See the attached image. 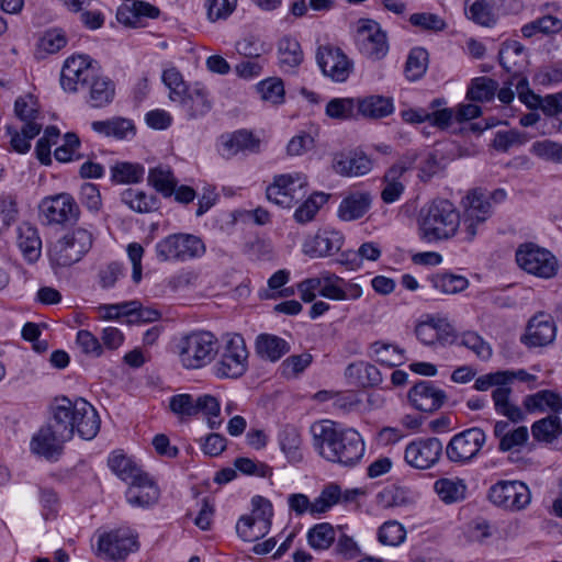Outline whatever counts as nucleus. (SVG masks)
I'll list each match as a JSON object with an SVG mask.
<instances>
[{
  "label": "nucleus",
  "instance_id": "1",
  "mask_svg": "<svg viewBox=\"0 0 562 562\" xmlns=\"http://www.w3.org/2000/svg\"><path fill=\"white\" fill-rule=\"evenodd\" d=\"M100 424L97 409L85 398L57 397L48 423L32 438L31 450L48 460L57 459L75 432L81 439L91 440L98 435Z\"/></svg>",
  "mask_w": 562,
  "mask_h": 562
},
{
  "label": "nucleus",
  "instance_id": "2",
  "mask_svg": "<svg viewBox=\"0 0 562 562\" xmlns=\"http://www.w3.org/2000/svg\"><path fill=\"white\" fill-rule=\"evenodd\" d=\"M313 446L321 457L344 467H355L362 459L364 442L352 428H339L331 420H321L311 427Z\"/></svg>",
  "mask_w": 562,
  "mask_h": 562
},
{
  "label": "nucleus",
  "instance_id": "3",
  "mask_svg": "<svg viewBox=\"0 0 562 562\" xmlns=\"http://www.w3.org/2000/svg\"><path fill=\"white\" fill-rule=\"evenodd\" d=\"M460 224L461 216L456 206L447 199H435L418 213V236L426 243L448 240L456 236Z\"/></svg>",
  "mask_w": 562,
  "mask_h": 562
},
{
  "label": "nucleus",
  "instance_id": "4",
  "mask_svg": "<svg viewBox=\"0 0 562 562\" xmlns=\"http://www.w3.org/2000/svg\"><path fill=\"white\" fill-rule=\"evenodd\" d=\"M177 351L186 369H202L210 364L220 351L217 337L209 330H193L177 341Z\"/></svg>",
  "mask_w": 562,
  "mask_h": 562
},
{
  "label": "nucleus",
  "instance_id": "5",
  "mask_svg": "<svg viewBox=\"0 0 562 562\" xmlns=\"http://www.w3.org/2000/svg\"><path fill=\"white\" fill-rule=\"evenodd\" d=\"M206 251L203 240L192 234H171L155 246L157 259L161 262L187 261L202 257Z\"/></svg>",
  "mask_w": 562,
  "mask_h": 562
},
{
  "label": "nucleus",
  "instance_id": "6",
  "mask_svg": "<svg viewBox=\"0 0 562 562\" xmlns=\"http://www.w3.org/2000/svg\"><path fill=\"white\" fill-rule=\"evenodd\" d=\"M492 213V203L488 202V196L481 189L471 190L463 200V215L460 224L462 240L471 243Z\"/></svg>",
  "mask_w": 562,
  "mask_h": 562
},
{
  "label": "nucleus",
  "instance_id": "7",
  "mask_svg": "<svg viewBox=\"0 0 562 562\" xmlns=\"http://www.w3.org/2000/svg\"><path fill=\"white\" fill-rule=\"evenodd\" d=\"M92 234L81 227L58 239L49 250L50 262L57 267H70L80 261L92 247Z\"/></svg>",
  "mask_w": 562,
  "mask_h": 562
},
{
  "label": "nucleus",
  "instance_id": "8",
  "mask_svg": "<svg viewBox=\"0 0 562 562\" xmlns=\"http://www.w3.org/2000/svg\"><path fill=\"white\" fill-rule=\"evenodd\" d=\"M501 371L483 374L475 380L473 389L484 392L495 386L492 392L495 412L513 423H521L525 420V413L521 407L510 402L512 389L510 386H504Z\"/></svg>",
  "mask_w": 562,
  "mask_h": 562
},
{
  "label": "nucleus",
  "instance_id": "9",
  "mask_svg": "<svg viewBox=\"0 0 562 562\" xmlns=\"http://www.w3.org/2000/svg\"><path fill=\"white\" fill-rule=\"evenodd\" d=\"M248 369V350L243 336H231L221 352L220 359L213 367L218 379H237Z\"/></svg>",
  "mask_w": 562,
  "mask_h": 562
},
{
  "label": "nucleus",
  "instance_id": "10",
  "mask_svg": "<svg viewBox=\"0 0 562 562\" xmlns=\"http://www.w3.org/2000/svg\"><path fill=\"white\" fill-rule=\"evenodd\" d=\"M486 442V434L480 427H471L451 437L445 448L447 459L459 465L471 463Z\"/></svg>",
  "mask_w": 562,
  "mask_h": 562
},
{
  "label": "nucleus",
  "instance_id": "11",
  "mask_svg": "<svg viewBox=\"0 0 562 562\" xmlns=\"http://www.w3.org/2000/svg\"><path fill=\"white\" fill-rule=\"evenodd\" d=\"M516 261L526 272L550 279L558 272V260L547 249L532 243L520 245L516 250Z\"/></svg>",
  "mask_w": 562,
  "mask_h": 562
},
{
  "label": "nucleus",
  "instance_id": "12",
  "mask_svg": "<svg viewBox=\"0 0 562 562\" xmlns=\"http://www.w3.org/2000/svg\"><path fill=\"white\" fill-rule=\"evenodd\" d=\"M307 180L302 173L276 176L266 190L267 199L282 207H291L307 194Z\"/></svg>",
  "mask_w": 562,
  "mask_h": 562
},
{
  "label": "nucleus",
  "instance_id": "13",
  "mask_svg": "<svg viewBox=\"0 0 562 562\" xmlns=\"http://www.w3.org/2000/svg\"><path fill=\"white\" fill-rule=\"evenodd\" d=\"M488 499L503 509L519 512L530 504L531 493L521 481L502 480L490 487Z\"/></svg>",
  "mask_w": 562,
  "mask_h": 562
},
{
  "label": "nucleus",
  "instance_id": "14",
  "mask_svg": "<svg viewBox=\"0 0 562 562\" xmlns=\"http://www.w3.org/2000/svg\"><path fill=\"white\" fill-rule=\"evenodd\" d=\"M138 535L128 527H121L99 537L98 554L109 560H124L138 549Z\"/></svg>",
  "mask_w": 562,
  "mask_h": 562
},
{
  "label": "nucleus",
  "instance_id": "15",
  "mask_svg": "<svg viewBox=\"0 0 562 562\" xmlns=\"http://www.w3.org/2000/svg\"><path fill=\"white\" fill-rule=\"evenodd\" d=\"M99 67L89 56H71L66 59L61 74L60 83L65 91L75 92L86 88L89 80H92Z\"/></svg>",
  "mask_w": 562,
  "mask_h": 562
},
{
  "label": "nucleus",
  "instance_id": "16",
  "mask_svg": "<svg viewBox=\"0 0 562 562\" xmlns=\"http://www.w3.org/2000/svg\"><path fill=\"white\" fill-rule=\"evenodd\" d=\"M79 213L78 204L68 193L47 196L40 204V214L48 225L74 223L78 220Z\"/></svg>",
  "mask_w": 562,
  "mask_h": 562
},
{
  "label": "nucleus",
  "instance_id": "17",
  "mask_svg": "<svg viewBox=\"0 0 562 562\" xmlns=\"http://www.w3.org/2000/svg\"><path fill=\"white\" fill-rule=\"evenodd\" d=\"M356 42L361 54L372 60L382 59L389 52L385 32L372 20L359 21Z\"/></svg>",
  "mask_w": 562,
  "mask_h": 562
},
{
  "label": "nucleus",
  "instance_id": "18",
  "mask_svg": "<svg viewBox=\"0 0 562 562\" xmlns=\"http://www.w3.org/2000/svg\"><path fill=\"white\" fill-rule=\"evenodd\" d=\"M442 451L443 445L439 438H418L406 446L404 459L414 469L427 470L438 463Z\"/></svg>",
  "mask_w": 562,
  "mask_h": 562
},
{
  "label": "nucleus",
  "instance_id": "19",
  "mask_svg": "<svg viewBox=\"0 0 562 562\" xmlns=\"http://www.w3.org/2000/svg\"><path fill=\"white\" fill-rule=\"evenodd\" d=\"M316 59L323 74L336 82H344L352 70V63L338 47L319 46Z\"/></svg>",
  "mask_w": 562,
  "mask_h": 562
},
{
  "label": "nucleus",
  "instance_id": "20",
  "mask_svg": "<svg viewBox=\"0 0 562 562\" xmlns=\"http://www.w3.org/2000/svg\"><path fill=\"white\" fill-rule=\"evenodd\" d=\"M331 167L339 176L360 177L372 170L373 162L366 153L356 149L336 153Z\"/></svg>",
  "mask_w": 562,
  "mask_h": 562
},
{
  "label": "nucleus",
  "instance_id": "21",
  "mask_svg": "<svg viewBox=\"0 0 562 562\" xmlns=\"http://www.w3.org/2000/svg\"><path fill=\"white\" fill-rule=\"evenodd\" d=\"M412 405L422 412L438 411L447 400L446 392L430 381H419L408 392Z\"/></svg>",
  "mask_w": 562,
  "mask_h": 562
},
{
  "label": "nucleus",
  "instance_id": "22",
  "mask_svg": "<svg viewBox=\"0 0 562 562\" xmlns=\"http://www.w3.org/2000/svg\"><path fill=\"white\" fill-rule=\"evenodd\" d=\"M342 244L344 235L340 232L325 228L305 240L303 251L312 258H322L338 252Z\"/></svg>",
  "mask_w": 562,
  "mask_h": 562
},
{
  "label": "nucleus",
  "instance_id": "23",
  "mask_svg": "<svg viewBox=\"0 0 562 562\" xmlns=\"http://www.w3.org/2000/svg\"><path fill=\"white\" fill-rule=\"evenodd\" d=\"M514 424L507 420H497L494 425L493 434L498 439V450L501 452H520L529 440V430L526 426L513 427Z\"/></svg>",
  "mask_w": 562,
  "mask_h": 562
},
{
  "label": "nucleus",
  "instance_id": "24",
  "mask_svg": "<svg viewBox=\"0 0 562 562\" xmlns=\"http://www.w3.org/2000/svg\"><path fill=\"white\" fill-rule=\"evenodd\" d=\"M125 496L130 505L145 508L158 502L159 488L154 481L144 473L130 483Z\"/></svg>",
  "mask_w": 562,
  "mask_h": 562
},
{
  "label": "nucleus",
  "instance_id": "25",
  "mask_svg": "<svg viewBox=\"0 0 562 562\" xmlns=\"http://www.w3.org/2000/svg\"><path fill=\"white\" fill-rule=\"evenodd\" d=\"M173 102L179 104L190 120L204 116L212 108L207 91L198 83L193 87H189L186 92H182L180 98Z\"/></svg>",
  "mask_w": 562,
  "mask_h": 562
},
{
  "label": "nucleus",
  "instance_id": "26",
  "mask_svg": "<svg viewBox=\"0 0 562 562\" xmlns=\"http://www.w3.org/2000/svg\"><path fill=\"white\" fill-rule=\"evenodd\" d=\"M555 338V325L549 315L539 314L532 317L521 341L529 347H542Z\"/></svg>",
  "mask_w": 562,
  "mask_h": 562
},
{
  "label": "nucleus",
  "instance_id": "27",
  "mask_svg": "<svg viewBox=\"0 0 562 562\" xmlns=\"http://www.w3.org/2000/svg\"><path fill=\"white\" fill-rule=\"evenodd\" d=\"M372 196L366 191H350L341 200L337 216L345 222L357 221L370 210Z\"/></svg>",
  "mask_w": 562,
  "mask_h": 562
},
{
  "label": "nucleus",
  "instance_id": "28",
  "mask_svg": "<svg viewBox=\"0 0 562 562\" xmlns=\"http://www.w3.org/2000/svg\"><path fill=\"white\" fill-rule=\"evenodd\" d=\"M259 138L251 132L240 130L233 134L222 136L220 153L224 158L229 159L241 151L256 153L259 150Z\"/></svg>",
  "mask_w": 562,
  "mask_h": 562
},
{
  "label": "nucleus",
  "instance_id": "29",
  "mask_svg": "<svg viewBox=\"0 0 562 562\" xmlns=\"http://www.w3.org/2000/svg\"><path fill=\"white\" fill-rule=\"evenodd\" d=\"M14 114L24 123V132L36 137L42 131V124L37 122L40 119V110L36 100L31 94L16 98L14 102Z\"/></svg>",
  "mask_w": 562,
  "mask_h": 562
},
{
  "label": "nucleus",
  "instance_id": "30",
  "mask_svg": "<svg viewBox=\"0 0 562 562\" xmlns=\"http://www.w3.org/2000/svg\"><path fill=\"white\" fill-rule=\"evenodd\" d=\"M345 378L349 385L357 387L375 386L382 382L380 370L375 366L363 361L348 364L345 370Z\"/></svg>",
  "mask_w": 562,
  "mask_h": 562
},
{
  "label": "nucleus",
  "instance_id": "31",
  "mask_svg": "<svg viewBox=\"0 0 562 562\" xmlns=\"http://www.w3.org/2000/svg\"><path fill=\"white\" fill-rule=\"evenodd\" d=\"M86 88L89 89L88 103L95 109L110 104L115 95L114 82L106 76H103L100 69L93 79L89 80Z\"/></svg>",
  "mask_w": 562,
  "mask_h": 562
},
{
  "label": "nucleus",
  "instance_id": "32",
  "mask_svg": "<svg viewBox=\"0 0 562 562\" xmlns=\"http://www.w3.org/2000/svg\"><path fill=\"white\" fill-rule=\"evenodd\" d=\"M18 246L27 261L35 262L42 250L37 228L30 223H22L18 227Z\"/></svg>",
  "mask_w": 562,
  "mask_h": 562
},
{
  "label": "nucleus",
  "instance_id": "33",
  "mask_svg": "<svg viewBox=\"0 0 562 562\" xmlns=\"http://www.w3.org/2000/svg\"><path fill=\"white\" fill-rule=\"evenodd\" d=\"M92 130L106 137L125 139L135 135V126L131 120L124 117H112L104 121H94L91 123Z\"/></svg>",
  "mask_w": 562,
  "mask_h": 562
},
{
  "label": "nucleus",
  "instance_id": "34",
  "mask_svg": "<svg viewBox=\"0 0 562 562\" xmlns=\"http://www.w3.org/2000/svg\"><path fill=\"white\" fill-rule=\"evenodd\" d=\"M256 351L261 358L274 362L290 351V345L278 336L261 334L256 340Z\"/></svg>",
  "mask_w": 562,
  "mask_h": 562
},
{
  "label": "nucleus",
  "instance_id": "35",
  "mask_svg": "<svg viewBox=\"0 0 562 562\" xmlns=\"http://www.w3.org/2000/svg\"><path fill=\"white\" fill-rule=\"evenodd\" d=\"M435 492L445 504L462 502L467 495V484L459 477H441L434 484Z\"/></svg>",
  "mask_w": 562,
  "mask_h": 562
},
{
  "label": "nucleus",
  "instance_id": "36",
  "mask_svg": "<svg viewBox=\"0 0 562 562\" xmlns=\"http://www.w3.org/2000/svg\"><path fill=\"white\" fill-rule=\"evenodd\" d=\"M148 183L165 198H170L175 193V189L178 186V180L173 175V171L168 166L159 165L149 169Z\"/></svg>",
  "mask_w": 562,
  "mask_h": 562
},
{
  "label": "nucleus",
  "instance_id": "37",
  "mask_svg": "<svg viewBox=\"0 0 562 562\" xmlns=\"http://www.w3.org/2000/svg\"><path fill=\"white\" fill-rule=\"evenodd\" d=\"M121 201L132 211L137 213H150L158 209V199L143 190L128 188L121 193Z\"/></svg>",
  "mask_w": 562,
  "mask_h": 562
},
{
  "label": "nucleus",
  "instance_id": "38",
  "mask_svg": "<svg viewBox=\"0 0 562 562\" xmlns=\"http://www.w3.org/2000/svg\"><path fill=\"white\" fill-rule=\"evenodd\" d=\"M535 440L552 443L562 435V420L558 415H549L531 425Z\"/></svg>",
  "mask_w": 562,
  "mask_h": 562
},
{
  "label": "nucleus",
  "instance_id": "39",
  "mask_svg": "<svg viewBox=\"0 0 562 562\" xmlns=\"http://www.w3.org/2000/svg\"><path fill=\"white\" fill-rule=\"evenodd\" d=\"M357 105L363 116L371 119L385 117L394 110L392 99L383 95H369L358 99Z\"/></svg>",
  "mask_w": 562,
  "mask_h": 562
},
{
  "label": "nucleus",
  "instance_id": "40",
  "mask_svg": "<svg viewBox=\"0 0 562 562\" xmlns=\"http://www.w3.org/2000/svg\"><path fill=\"white\" fill-rule=\"evenodd\" d=\"M412 503V493L406 487L390 485L376 494V504L384 509L403 507Z\"/></svg>",
  "mask_w": 562,
  "mask_h": 562
},
{
  "label": "nucleus",
  "instance_id": "41",
  "mask_svg": "<svg viewBox=\"0 0 562 562\" xmlns=\"http://www.w3.org/2000/svg\"><path fill=\"white\" fill-rule=\"evenodd\" d=\"M279 64L282 68H295L303 60V52L300 43L292 37L284 36L278 44Z\"/></svg>",
  "mask_w": 562,
  "mask_h": 562
},
{
  "label": "nucleus",
  "instance_id": "42",
  "mask_svg": "<svg viewBox=\"0 0 562 562\" xmlns=\"http://www.w3.org/2000/svg\"><path fill=\"white\" fill-rule=\"evenodd\" d=\"M302 443L299 430L293 426H285L279 434V445L286 459L292 463L302 460L300 450Z\"/></svg>",
  "mask_w": 562,
  "mask_h": 562
},
{
  "label": "nucleus",
  "instance_id": "43",
  "mask_svg": "<svg viewBox=\"0 0 562 562\" xmlns=\"http://www.w3.org/2000/svg\"><path fill=\"white\" fill-rule=\"evenodd\" d=\"M271 522L255 520L248 516H241L236 524L238 537L247 542H255L263 538L270 530Z\"/></svg>",
  "mask_w": 562,
  "mask_h": 562
},
{
  "label": "nucleus",
  "instance_id": "44",
  "mask_svg": "<svg viewBox=\"0 0 562 562\" xmlns=\"http://www.w3.org/2000/svg\"><path fill=\"white\" fill-rule=\"evenodd\" d=\"M67 44V37L60 29L46 30L38 38L36 54L43 58L47 54H56Z\"/></svg>",
  "mask_w": 562,
  "mask_h": 562
},
{
  "label": "nucleus",
  "instance_id": "45",
  "mask_svg": "<svg viewBox=\"0 0 562 562\" xmlns=\"http://www.w3.org/2000/svg\"><path fill=\"white\" fill-rule=\"evenodd\" d=\"M145 168L139 164L121 161L111 166V180L115 183H139Z\"/></svg>",
  "mask_w": 562,
  "mask_h": 562
},
{
  "label": "nucleus",
  "instance_id": "46",
  "mask_svg": "<svg viewBox=\"0 0 562 562\" xmlns=\"http://www.w3.org/2000/svg\"><path fill=\"white\" fill-rule=\"evenodd\" d=\"M562 31V21L553 15H543L521 27V34L525 38H531L536 34L552 35Z\"/></svg>",
  "mask_w": 562,
  "mask_h": 562
},
{
  "label": "nucleus",
  "instance_id": "47",
  "mask_svg": "<svg viewBox=\"0 0 562 562\" xmlns=\"http://www.w3.org/2000/svg\"><path fill=\"white\" fill-rule=\"evenodd\" d=\"M375 361L389 368L397 367L404 362V350L393 344L375 341L371 345Z\"/></svg>",
  "mask_w": 562,
  "mask_h": 562
},
{
  "label": "nucleus",
  "instance_id": "48",
  "mask_svg": "<svg viewBox=\"0 0 562 562\" xmlns=\"http://www.w3.org/2000/svg\"><path fill=\"white\" fill-rule=\"evenodd\" d=\"M109 467L110 469L123 481L131 483L136 480L138 476L144 474L143 470L137 467V464L132 461L130 458L120 454L113 453L109 458Z\"/></svg>",
  "mask_w": 562,
  "mask_h": 562
},
{
  "label": "nucleus",
  "instance_id": "49",
  "mask_svg": "<svg viewBox=\"0 0 562 562\" xmlns=\"http://www.w3.org/2000/svg\"><path fill=\"white\" fill-rule=\"evenodd\" d=\"M498 89V82L488 77L472 79L467 92V98L475 102H485L494 98Z\"/></svg>",
  "mask_w": 562,
  "mask_h": 562
},
{
  "label": "nucleus",
  "instance_id": "50",
  "mask_svg": "<svg viewBox=\"0 0 562 562\" xmlns=\"http://www.w3.org/2000/svg\"><path fill=\"white\" fill-rule=\"evenodd\" d=\"M329 194L314 192L294 212V220L300 224H306L314 220L319 209L327 202Z\"/></svg>",
  "mask_w": 562,
  "mask_h": 562
},
{
  "label": "nucleus",
  "instance_id": "51",
  "mask_svg": "<svg viewBox=\"0 0 562 562\" xmlns=\"http://www.w3.org/2000/svg\"><path fill=\"white\" fill-rule=\"evenodd\" d=\"M336 540V531L328 522H321L307 532V542L314 550H326Z\"/></svg>",
  "mask_w": 562,
  "mask_h": 562
},
{
  "label": "nucleus",
  "instance_id": "52",
  "mask_svg": "<svg viewBox=\"0 0 562 562\" xmlns=\"http://www.w3.org/2000/svg\"><path fill=\"white\" fill-rule=\"evenodd\" d=\"M257 91L261 99L272 105H279L284 102V85L278 77L267 78L257 85Z\"/></svg>",
  "mask_w": 562,
  "mask_h": 562
},
{
  "label": "nucleus",
  "instance_id": "53",
  "mask_svg": "<svg viewBox=\"0 0 562 562\" xmlns=\"http://www.w3.org/2000/svg\"><path fill=\"white\" fill-rule=\"evenodd\" d=\"M431 283L435 289L445 294H457L469 286L465 277L452 273H437L431 278Z\"/></svg>",
  "mask_w": 562,
  "mask_h": 562
},
{
  "label": "nucleus",
  "instance_id": "54",
  "mask_svg": "<svg viewBox=\"0 0 562 562\" xmlns=\"http://www.w3.org/2000/svg\"><path fill=\"white\" fill-rule=\"evenodd\" d=\"M406 530L396 520L385 521L378 529V540L383 546L397 547L404 542Z\"/></svg>",
  "mask_w": 562,
  "mask_h": 562
},
{
  "label": "nucleus",
  "instance_id": "55",
  "mask_svg": "<svg viewBox=\"0 0 562 562\" xmlns=\"http://www.w3.org/2000/svg\"><path fill=\"white\" fill-rule=\"evenodd\" d=\"M445 327H449L446 319L430 317L417 324L415 334L423 344L434 345L439 339V331L445 329Z\"/></svg>",
  "mask_w": 562,
  "mask_h": 562
},
{
  "label": "nucleus",
  "instance_id": "56",
  "mask_svg": "<svg viewBox=\"0 0 562 562\" xmlns=\"http://www.w3.org/2000/svg\"><path fill=\"white\" fill-rule=\"evenodd\" d=\"M428 67V52L423 47H415L409 52L405 72L408 79H419Z\"/></svg>",
  "mask_w": 562,
  "mask_h": 562
},
{
  "label": "nucleus",
  "instance_id": "57",
  "mask_svg": "<svg viewBox=\"0 0 562 562\" xmlns=\"http://www.w3.org/2000/svg\"><path fill=\"white\" fill-rule=\"evenodd\" d=\"M196 415L203 413L207 416V425L211 429H216L221 426L222 419H218L221 406L216 397L204 394L196 397Z\"/></svg>",
  "mask_w": 562,
  "mask_h": 562
},
{
  "label": "nucleus",
  "instance_id": "58",
  "mask_svg": "<svg viewBox=\"0 0 562 562\" xmlns=\"http://www.w3.org/2000/svg\"><path fill=\"white\" fill-rule=\"evenodd\" d=\"M127 304H135L125 311L130 324L154 323L161 318V313L158 310L143 306L139 301H128Z\"/></svg>",
  "mask_w": 562,
  "mask_h": 562
},
{
  "label": "nucleus",
  "instance_id": "59",
  "mask_svg": "<svg viewBox=\"0 0 562 562\" xmlns=\"http://www.w3.org/2000/svg\"><path fill=\"white\" fill-rule=\"evenodd\" d=\"M459 344L473 351L481 360L486 361L492 357L490 344L474 331L463 333Z\"/></svg>",
  "mask_w": 562,
  "mask_h": 562
},
{
  "label": "nucleus",
  "instance_id": "60",
  "mask_svg": "<svg viewBox=\"0 0 562 562\" xmlns=\"http://www.w3.org/2000/svg\"><path fill=\"white\" fill-rule=\"evenodd\" d=\"M465 13L469 19L484 26L494 22L488 4L484 0H467Z\"/></svg>",
  "mask_w": 562,
  "mask_h": 562
},
{
  "label": "nucleus",
  "instance_id": "61",
  "mask_svg": "<svg viewBox=\"0 0 562 562\" xmlns=\"http://www.w3.org/2000/svg\"><path fill=\"white\" fill-rule=\"evenodd\" d=\"M356 102L352 98H335L326 105V114L336 120L352 117Z\"/></svg>",
  "mask_w": 562,
  "mask_h": 562
},
{
  "label": "nucleus",
  "instance_id": "62",
  "mask_svg": "<svg viewBox=\"0 0 562 562\" xmlns=\"http://www.w3.org/2000/svg\"><path fill=\"white\" fill-rule=\"evenodd\" d=\"M412 25L423 31L440 32L446 29L447 24L438 14L430 12L414 13L409 16Z\"/></svg>",
  "mask_w": 562,
  "mask_h": 562
},
{
  "label": "nucleus",
  "instance_id": "63",
  "mask_svg": "<svg viewBox=\"0 0 562 562\" xmlns=\"http://www.w3.org/2000/svg\"><path fill=\"white\" fill-rule=\"evenodd\" d=\"M532 153L555 164H562V144L544 139L532 144Z\"/></svg>",
  "mask_w": 562,
  "mask_h": 562
},
{
  "label": "nucleus",
  "instance_id": "64",
  "mask_svg": "<svg viewBox=\"0 0 562 562\" xmlns=\"http://www.w3.org/2000/svg\"><path fill=\"white\" fill-rule=\"evenodd\" d=\"M196 398L190 394L173 395L169 401L171 412L180 418L192 417L196 415Z\"/></svg>",
  "mask_w": 562,
  "mask_h": 562
}]
</instances>
